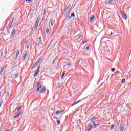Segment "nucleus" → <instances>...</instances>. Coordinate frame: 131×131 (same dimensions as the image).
<instances>
[{
    "label": "nucleus",
    "mask_w": 131,
    "mask_h": 131,
    "mask_svg": "<svg viewBox=\"0 0 131 131\" xmlns=\"http://www.w3.org/2000/svg\"><path fill=\"white\" fill-rule=\"evenodd\" d=\"M41 38L39 37V38H38V39L37 40V41L36 42V45L37 46V45H40L41 44Z\"/></svg>",
    "instance_id": "nucleus-1"
},
{
    "label": "nucleus",
    "mask_w": 131,
    "mask_h": 131,
    "mask_svg": "<svg viewBox=\"0 0 131 131\" xmlns=\"http://www.w3.org/2000/svg\"><path fill=\"white\" fill-rule=\"evenodd\" d=\"M70 7H71V4H69L68 5V6L66 9V12H67V13H68V12H69L70 11Z\"/></svg>",
    "instance_id": "nucleus-2"
},
{
    "label": "nucleus",
    "mask_w": 131,
    "mask_h": 131,
    "mask_svg": "<svg viewBox=\"0 0 131 131\" xmlns=\"http://www.w3.org/2000/svg\"><path fill=\"white\" fill-rule=\"evenodd\" d=\"M38 72H39V68L37 69V70H36V72H35L34 75V77H36V76L38 75Z\"/></svg>",
    "instance_id": "nucleus-3"
},
{
    "label": "nucleus",
    "mask_w": 131,
    "mask_h": 131,
    "mask_svg": "<svg viewBox=\"0 0 131 131\" xmlns=\"http://www.w3.org/2000/svg\"><path fill=\"white\" fill-rule=\"evenodd\" d=\"M120 131L124 130V124H121L120 126Z\"/></svg>",
    "instance_id": "nucleus-4"
},
{
    "label": "nucleus",
    "mask_w": 131,
    "mask_h": 131,
    "mask_svg": "<svg viewBox=\"0 0 131 131\" xmlns=\"http://www.w3.org/2000/svg\"><path fill=\"white\" fill-rule=\"evenodd\" d=\"M81 37H82V35L79 34L75 37V38L77 40H79Z\"/></svg>",
    "instance_id": "nucleus-5"
},
{
    "label": "nucleus",
    "mask_w": 131,
    "mask_h": 131,
    "mask_svg": "<svg viewBox=\"0 0 131 131\" xmlns=\"http://www.w3.org/2000/svg\"><path fill=\"white\" fill-rule=\"evenodd\" d=\"M94 20H96V17L95 16V15H92V16L90 18V22L92 23V22L94 21Z\"/></svg>",
    "instance_id": "nucleus-6"
},
{
    "label": "nucleus",
    "mask_w": 131,
    "mask_h": 131,
    "mask_svg": "<svg viewBox=\"0 0 131 131\" xmlns=\"http://www.w3.org/2000/svg\"><path fill=\"white\" fill-rule=\"evenodd\" d=\"M64 110H61V111L57 110V111H56L55 114H56V115H58V114H60V113H62V112H64Z\"/></svg>",
    "instance_id": "nucleus-7"
},
{
    "label": "nucleus",
    "mask_w": 131,
    "mask_h": 131,
    "mask_svg": "<svg viewBox=\"0 0 131 131\" xmlns=\"http://www.w3.org/2000/svg\"><path fill=\"white\" fill-rule=\"evenodd\" d=\"M91 123H95L96 122V118L93 117L90 119Z\"/></svg>",
    "instance_id": "nucleus-8"
},
{
    "label": "nucleus",
    "mask_w": 131,
    "mask_h": 131,
    "mask_svg": "<svg viewBox=\"0 0 131 131\" xmlns=\"http://www.w3.org/2000/svg\"><path fill=\"white\" fill-rule=\"evenodd\" d=\"M122 16L124 20H126V19H127V16H126V14H125V13L122 14Z\"/></svg>",
    "instance_id": "nucleus-9"
},
{
    "label": "nucleus",
    "mask_w": 131,
    "mask_h": 131,
    "mask_svg": "<svg viewBox=\"0 0 131 131\" xmlns=\"http://www.w3.org/2000/svg\"><path fill=\"white\" fill-rule=\"evenodd\" d=\"M19 54H20V50H17L15 56V60H17L18 56H19Z\"/></svg>",
    "instance_id": "nucleus-10"
},
{
    "label": "nucleus",
    "mask_w": 131,
    "mask_h": 131,
    "mask_svg": "<svg viewBox=\"0 0 131 131\" xmlns=\"http://www.w3.org/2000/svg\"><path fill=\"white\" fill-rule=\"evenodd\" d=\"M37 65H38V63L36 62L33 66L32 67L31 69H33L34 68H35L36 66H37Z\"/></svg>",
    "instance_id": "nucleus-11"
},
{
    "label": "nucleus",
    "mask_w": 131,
    "mask_h": 131,
    "mask_svg": "<svg viewBox=\"0 0 131 131\" xmlns=\"http://www.w3.org/2000/svg\"><path fill=\"white\" fill-rule=\"evenodd\" d=\"M46 93V88L43 87L42 89V90L40 91L41 94H45Z\"/></svg>",
    "instance_id": "nucleus-12"
},
{
    "label": "nucleus",
    "mask_w": 131,
    "mask_h": 131,
    "mask_svg": "<svg viewBox=\"0 0 131 131\" xmlns=\"http://www.w3.org/2000/svg\"><path fill=\"white\" fill-rule=\"evenodd\" d=\"M88 127H90V128L88 129V131H90V129H93V125L92 124H89Z\"/></svg>",
    "instance_id": "nucleus-13"
},
{
    "label": "nucleus",
    "mask_w": 131,
    "mask_h": 131,
    "mask_svg": "<svg viewBox=\"0 0 131 131\" xmlns=\"http://www.w3.org/2000/svg\"><path fill=\"white\" fill-rule=\"evenodd\" d=\"M80 102H81V100H79V101H77V102H74V103H73V104L72 105V106H75V105H76V104H78V103H80Z\"/></svg>",
    "instance_id": "nucleus-14"
},
{
    "label": "nucleus",
    "mask_w": 131,
    "mask_h": 131,
    "mask_svg": "<svg viewBox=\"0 0 131 131\" xmlns=\"http://www.w3.org/2000/svg\"><path fill=\"white\" fill-rule=\"evenodd\" d=\"M21 114H22V113L20 112L19 114L14 116L13 118H17V117H19V116H20Z\"/></svg>",
    "instance_id": "nucleus-15"
},
{
    "label": "nucleus",
    "mask_w": 131,
    "mask_h": 131,
    "mask_svg": "<svg viewBox=\"0 0 131 131\" xmlns=\"http://www.w3.org/2000/svg\"><path fill=\"white\" fill-rule=\"evenodd\" d=\"M16 33V29H14L11 33V34L12 35V36H13L14 34H15V33Z\"/></svg>",
    "instance_id": "nucleus-16"
},
{
    "label": "nucleus",
    "mask_w": 131,
    "mask_h": 131,
    "mask_svg": "<svg viewBox=\"0 0 131 131\" xmlns=\"http://www.w3.org/2000/svg\"><path fill=\"white\" fill-rule=\"evenodd\" d=\"M41 58H39L37 61L36 62H37L38 64H39V63H40V62H41Z\"/></svg>",
    "instance_id": "nucleus-17"
},
{
    "label": "nucleus",
    "mask_w": 131,
    "mask_h": 131,
    "mask_svg": "<svg viewBox=\"0 0 131 131\" xmlns=\"http://www.w3.org/2000/svg\"><path fill=\"white\" fill-rule=\"evenodd\" d=\"M26 57H27V52H26L25 53L23 58L25 59L26 58Z\"/></svg>",
    "instance_id": "nucleus-18"
},
{
    "label": "nucleus",
    "mask_w": 131,
    "mask_h": 131,
    "mask_svg": "<svg viewBox=\"0 0 131 131\" xmlns=\"http://www.w3.org/2000/svg\"><path fill=\"white\" fill-rule=\"evenodd\" d=\"M4 69H5V67H2L0 71V75L2 74L3 71H4Z\"/></svg>",
    "instance_id": "nucleus-19"
},
{
    "label": "nucleus",
    "mask_w": 131,
    "mask_h": 131,
    "mask_svg": "<svg viewBox=\"0 0 131 131\" xmlns=\"http://www.w3.org/2000/svg\"><path fill=\"white\" fill-rule=\"evenodd\" d=\"M50 25H51V26H53L54 25V20H50Z\"/></svg>",
    "instance_id": "nucleus-20"
},
{
    "label": "nucleus",
    "mask_w": 131,
    "mask_h": 131,
    "mask_svg": "<svg viewBox=\"0 0 131 131\" xmlns=\"http://www.w3.org/2000/svg\"><path fill=\"white\" fill-rule=\"evenodd\" d=\"M39 20H40V18H39V17H38L36 21V23H39Z\"/></svg>",
    "instance_id": "nucleus-21"
},
{
    "label": "nucleus",
    "mask_w": 131,
    "mask_h": 131,
    "mask_svg": "<svg viewBox=\"0 0 131 131\" xmlns=\"http://www.w3.org/2000/svg\"><path fill=\"white\" fill-rule=\"evenodd\" d=\"M66 72H63L61 75V78H64V76H65Z\"/></svg>",
    "instance_id": "nucleus-22"
},
{
    "label": "nucleus",
    "mask_w": 131,
    "mask_h": 131,
    "mask_svg": "<svg viewBox=\"0 0 131 131\" xmlns=\"http://www.w3.org/2000/svg\"><path fill=\"white\" fill-rule=\"evenodd\" d=\"M38 26V23L36 22L35 24V28H37Z\"/></svg>",
    "instance_id": "nucleus-23"
},
{
    "label": "nucleus",
    "mask_w": 131,
    "mask_h": 131,
    "mask_svg": "<svg viewBox=\"0 0 131 131\" xmlns=\"http://www.w3.org/2000/svg\"><path fill=\"white\" fill-rule=\"evenodd\" d=\"M93 127L94 128H96L97 127V124H96V122L94 123H93Z\"/></svg>",
    "instance_id": "nucleus-24"
},
{
    "label": "nucleus",
    "mask_w": 131,
    "mask_h": 131,
    "mask_svg": "<svg viewBox=\"0 0 131 131\" xmlns=\"http://www.w3.org/2000/svg\"><path fill=\"white\" fill-rule=\"evenodd\" d=\"M93 127L94 128H96L97 127V124H96V122L94 123H93Z\"/></svg>",
    "instance_id": "nucleus-25"
},
{
    "label": "nucleus",
    "mask_w": 131,
    "mask_h": 131,
    "mask_svg": "<svg viewBox=\"0 0 131 131\" xmlns=\"http://www.w3.org/2000/svg\"><path fill=\"white\" fill-rule=\"evenodd\" d=\"M93 127L94 128H96L97 127V124H96V122L94 123H93Z\"/></svg>",
    "instance_id": "nucleus-26"
},
{
    "label": "nucleus",
    "mask_w": 131,
    "mask_h": 131,
    "mask_svg": "<svg viewBox=\"0 0 131 131\" xmlns=\"http://www.w3.org/2000/svg\"><path fill=\"white\" fill-rule=\"evenodd\" d=\"M13 21H14V18H12V21L10 25H9V27H12V24H13Z\"/></svg>",
    "instance_id": "nucleus-27"
},
{
    "label": "nucleus",
    "mask_w": 131,
    "mask_h": 131,
    "mask_svg": "<svg viewBox=\"0 0 131 131\" xmlns=\"http://www.w3.org/2000/svg\"><path fill=\"white\" fill-rule=\"evenodd\" d=\"M9 95H10V92H9V91H8L6 93V97H8V96H9Z\"/></svg>",
    "instance_id": "nucleus-28"
},
{
    "label": "nucleus",
    "mask_w": 131,
    "mask_h": 131,
    "mask_svg": "<svg viewBox=\"0 0 131 131\" xmlns=\"http://www.w3.org/2000/svg\"><path fill=\"white\" fill-rule=\"evenodd\" d=\"M114 128V125H112V126L110 128V130H112Z\"/></svg>",
    "instance_id": "nucleus-29"
},
{
    "label": "nucleus",
    "mask_w": 131,
    "mask_h": 131,
    "mask_svg": "<svg viewBox=\"0 0 131 131\" xmlns=\"http://www.w3.org/2000/svg\"><path fill=\"white\" fill-rule=\"evenodd\" d=\"M113 1V0H109L107 2V4H111V3H112Z\"/></svg>",
    "instance_id": "nucleus-30"
},
{
    "label": "nucleus",
    "mask_w": 131,
    "mask_h": 131,
    "mask_svg": "<svg viewBox=\"0 0 131 131\" xmlns=\"http://www.w3.org/2000/svg\"><path fill=\"white\" fill-rule=\"evenodd\" d=\"M46 33H47V34H49V29H48V28H47V29H46Z\"/></svg>",
    "instance_id": "nucleus-31"
},
{
    "label": "nucleus",
    "mask_w": 131,
    "mask_h": 131,
    "mask_svg": "<svg viewBox=\"0 0 131 131\" xmlns=\"http://www.w3.org/2000/svg\"><path fill=\"white\" fill-rule=\"evenodd\" d=\"M125 82V79H122V83H124Z\"/></svg>",
    "instance_id": "nucleus-32"
},
{
    "label": "nucleus",
    "mask_w": 131,
    "mask_h": 131,
    "mask_svg": "<svg viewBox=\"0 0 131 131\" xmlns=\"http://www.w3.org/2000/svg\"><path fill=\"white\" fill-rule=\"evenodd\" d=\"M111 70L113 72H114V71H115V68H112L111 69Z\"/></svg>",
    "instance_id": "nucleus-33"
},
{
    "label": "nucleus",
    "mask_w": 131,
    "mask_h": 131,
    "mask_svg": "<svg viewBox=\"0 0 131 131\" xmlns=\"http://www.w3.org/2000/svg\"><path fill=\"white\" fill-rule=\"evenodd\" d=\"M18 75H19V73H16L15 74V78H17V77H18Z\"/></svg>",
    "instance_id": "nucleus-34"
},
{
    "label": "nucleus",
    "mask_w": 131,
    "mask_h": 131,
    "mask_svg": "<svg viewBox=\"0 0 131 131\" xmlns=\"http://www.w3.org/2000/svg\"><path fill=\"white\" fill-rule=\"evenodd\" d=\"M56 122H57V124L59 125V124H60V123H61V122H60V121L59 120H57L56 121Z\"/></svg>",
    "instance_id": "nucleus-35"
},
{
    "label": "nucleus",
    "mask_w": 131,
    "mask_h": 131,
    "mask_svg": "<svg viewBox=\"0 0 131 131\" xmlns=\"http://www.w3.org/2000/svg\"><path fill=\"white\" fill-rule=\"evenodd\" d=\"M75 15H74V13H72L71 14V17H75Z\"/></svg>",
    "instance_id": "nucleus-36"
},
{
    "label": "nucleus",
    "mask_w": 131,
    "mask_h": 131,
    "mask_svg": "<svg viewBox=\"0 0 131 131\" xmlns=\"http://www.w3.org/2000/svg\"><path fill=\"white\" fill-rule=\"evenodd\" d=\"M41 88V86H40V87H38L37 89V91H39V89Z\"/></svg>",
    "instance_id": "nucleus-37"
},
{
    "label": "nucleus",
    "mask_w": 131,
    "mask_h": 131,
    "mask_svg": "<svg viewBox=\"0 0 131 131\" xmlns=\"http://www.w3.org/2000/svg\"><path fill=\"white\" fill-rule=\"evenodd\" d=\"M22 108V106L19 107L18 108H17V110L19 111L20 110V109H21Z\"/></svg>",
    "instance_id": "nucleus-38"
},
{
    "label": "nucleus",
    "mask_w": 131,
    "mask_h": 131,
    "mask_svg": "<svg viewBox=\"0 0 131 131\" xmlns=\"http://www.w3.org/2000/svg\"><path fill=\"white\" fill-rule=\"evenodd\" d=\"M27 49H29V45H27Z\"/></svg>",
    "instance_id": "nucleus-39"
},
{
    "label": "nucleus",
    "mask_w": 131,
    "mask_h": 131,
    "mask_svg": "<svg viewBox=\"0 0 131 131\" xmlns=\"http://www.w3.org/2000/svg\"><path fill=\"white\" fill-rule=\"evenodd\" d=\"M27 2H32V0H26Z\"/></svg>",
    "instance_id": "nucleus-40"
},
{
    "label": "nucleus",
    "mask_w": 131,
    "mask_h": 131,
    "mask_svg": "<svg viewBox=\"0 0 131 131\" xmlns=\"http://www.w3.org/2000/svg\"><path fill=\"white\" fill-rule=\"evenodd\" d=\"M70 63H68V64H67V66H70Z\"/></svg>",
    "instance_id": "nucleus-41"
},
{
    "label": "nucleus",
    "mask_w": 131,
    "mask_h": 131,
    "mask_svg": "<svg viewBox=\"0 0 131 131\" xmlns=\"http://www.w3.org/2000/svg\"><path fill=\"white\" fill-rule=\"evenodd\" d=\"M86 50H89V49H90V47H87L86 48Z\"/></svg>",
    "instance_id": "nucleus-42"
},
{
    "label": "nucleus",
    "mask_w": 131,
    "mask_h": 131,
    "mask_svg": "<svg viewBox=\"0 0 131 131\" xmlns=\"http://www.w3.org/2000/svg\"><path fill=\"white\" fill-rule=\"evenodd\" d=\"M2 104H3V103L0 102V107H1V106H2Z\"/></svg>",
    "instance_id": "nucleus-43"
},
{
    "label": "nucleus",
    "mask_w": 131,
    "mask_h": 131,
    "mask_svg": "<svg viewBox=\"0 0 131 131\" xmlns=\"http://www.w3.org/2000/svg\"><path fill=\"white\" fill-rule=\"evenodd\" d=\"M112 34H113V33H112V32L110 33V35H112Z\"/></svg>",
    "instance_id": "nucleus-44"
},
{
    "label": "nucleus",
    "mask_w": 131,
    "mask_h": 131,
    "mask_svg": "<svg viewBox=\"0 0 131 131\" xmlns=\"http://www.w3.org/2000/svg\"><path fill=\"white\" fill-rule=\"evenodd\" d=\"M84 43H86V41H85L83 43V45H84Z\"/></svg>",
    "instance_id": "nucleus-45"
},
{
    "label": "nucleus",
    "mask_w": 131,
    "mask_h": 131,
    "mask_svg": "<svg viewBox=\"0 0 131 131\" xmlns=\"http://www.w3.org/2000/svg\"><path fill=\"white\" fill-rule=\"evenodd\" d=\"M55 61H56V59L54 60L53 62V63H55Z\"/></svg>",
    "instance_id": "nucleus-46"
},
{
    "label": "nucleus",
    "mask_w": 131,
    "mask_h": 131,
    "mask_svg": "<svg viewBox=\"0 0 131 131\" xmlns=\"http://www.w3.org/2000/svg\"><path fill=\"white\" fill-rule=\"evenodd\" d=\"M1 95H2V93L0 92V96H1Z\"/></svg>",
    "instance_id": "nucleus-47"
},
{
    "label": "nucleus",
    "mask_w": 131,
    "mask_h": 131,
    "mask_svg": "<svg viewBox=\"0 0 131 131\" xmlns=\"http://www.w3.org/2000/svg\"><path fill=\"white\" fill-rule=\"evenodd\" d=\"M39 84V83H38L37 84V85H38Z\"/></svg>",
    "instance_id": "nucleus-48"
}]
</instances>
